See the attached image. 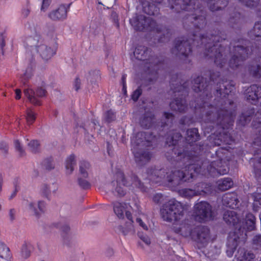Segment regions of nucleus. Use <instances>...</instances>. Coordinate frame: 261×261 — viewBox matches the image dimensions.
Returning a JSON list of instances; mask_svg holds the SVG:
<instances>
[{"label":"nucleus","mask_w":261,"mask_h":261,"mask_svg":"<svg viewBox=\"0 0 261 261\" xmlns=\"http://www.w3.org/2000/svg\"><path fill=\"white\" fill-rule=\"evenodd\" d=\"M223 219L226 223L235 227L234 231L229 233L226 244V254L228 257H232L241 238H243L246 235L244 234L243 230L241 232V220L237 212L234 211H227L224 214Z\"/></svg>","instance_id":"nucleus-1"},{"label":"nucleus","mask_w":261,"mask_h":261,"mask_svg":"<svg viewBox=\"0 0 261 261\" xmlns=\"http://www.w3.org/2000/svg\"><path fill=\"white\" fill-rule=\"evenodd\" d=\"M193 36L194 37L193 39L194 42L196 41L198 42L199 40H200L201 43L204 44V46L208 48L206 56H209L212 58H214V62L217 66L221 68L223 67L224 66L223 64L225 63L224 62L225 58H222L223 49L220 45H218L216 43V42L220 41V37L219 35H212L211 38L208 39L210 41L212 40L211 42H208L207 37H205L203 35L201 36L199 34L194 33Z\"/></svg>","instance_id":"nucleus-2"},{"label":"nucleus","mask_w":261,"mask_h":261,"mask_svg":"<svg viewBox=\"0 0 261 261\" xmlns=\"http://www.w3.org/2000/svg\"><path fill=\"white\" fill-rule=\"evenodd\" d=\"M25 43L44 61H46L50 59L56 53V45H48L38 33L32 34L28 37L26 38Z\"/></svg>","instance_id":"nucleus-3"},{"label":"nucleus","mask_w":261,"mask_h":261,"mask_svg":"<svg viewBox=\"0 0 261 261\" xmlns=\"http://www.w3.org/2000/svg\"><path fill=\"white\" fill-rule=\"evenodd\" d=\"M130 181L125 180L124 175L122 173H118L116 175V179L114 180L111 186L113 187V192L117 193L120 196H124L126 193L125 187H130V189L134 190L135 188L143 189L142 184L138 179L137 177L133 176Z\"/></svg>","instance_id":"nucleus-4"},{"label":"nucleus","mask_w":261,"mask_h":261,"mask_svg":"<svg viewBox=\"0 0 261 261\" xmlns=\"http://www.w3.org/2000/svg\"><path fill=\"white\" fill-rule=\"evenodd\" d=\"M160 215L164 221L177 225L179 218V202L174 198L170 199L162 205Z\"/></svg>","instance_id":"nucleus-5"},{"label":"nucleus","mask_w":261,"mask_h":261,"mask_svg":"<svg viewBox=\"0 0 261 261\" xmlns=\"http://www.w3.org/2000/svg\"><path fill=\"white\" fill-rule=\"evenodd\" d=\"M194 219L200 223L205 222L213 219V214L211 205L205 201H201L195 206Z\"/></svg>","instance_id":"nucleus-6"},{"label":"nucleus","mask_w":261,"mask_h":261,"mask_svg":"<svg viewBox=\"0 0 261 261\" xmlns=\"http://www.w3.org/2000/svg\"><path fill=\"white\" fill-rule=\"evenodd\" d=\"M240 42H236L233 46V49L231 52V59L228 62L230 68L234 69L240 65L247 57L248 53L247 49L240 44Z\"/></svg>","instance_id":"nucleus-7"},{"label":"nucleus","mask_w":261,"mask_h":261,"mask_svg":"<svg viewBox=\"0 0 261 261\" xmlns=\"http://www.w3.org/2000/svg\"><path fill=\"white\" fill-rule=\"evenodd\" d=\"M144 134L143 133H138L135 137L132 139V144L133 145L132 150L134 154L136 162L138 163H145L150 158V155L148 152H144L141 153L137 151V148L138 146H140V142H138V140H143V138H144Z\"/></svg>","instance_id":"nucleus-8"},{"label":"nucleus","mask_w":261,"mask_h":261,"mask_svg":"<svg viewBox=\"0 0 261 261\" xmlns=\"http://www.w3.org/2000/svg\"><path fill=\"white\" fill-rule=\"evenodd\" d=\"M23 206L27 211L36 217H38L44 212L46 203L43 200L35 201L27 200L24 201Z\"/></svg>","instance_id":"nucleus-9"},{"label":"nucleus","mask_w":261,"mask_h":261,"mask_svg":"<svg viewBox=\"0 0 261 261\" xmlns=\"http://www.w3.org/2000/svg\"><path fill=\"white\" fill-rule=\"evenodd\" d=\"M210 173L213 176L217 175H224L229 171L228 167V160L221 159L213 162L208 168Z\"/></svg>","instance_id":"nucleus-10"},{"label":"nucleus","mask_w":261,"mask_h":261,"mask_svg":"<svg viewBox=\"0 0 261 261\" xmlns=\"http://www.w3.org/2000/svg\"><path fill=\"white\" fill-rule=\"evenodd\" d=\"M189 234L192 237L196 234L197 241L202 244L207 243L210 239V230L205 226L196 227L194 230L190 231Z\"/></svg>","instance_id":"nucleus-11"},{"label":"nucleus","mask_w":261,"mask_h":261,"mask_svg":"<svg viewBox=\"0 0 261 261\" xmlns=\"http://www.w3.org/2000/svg\"><path fill=\"white\" fill-rule=\"evenodd\" d=\"M68 7L65 5H60L48 13V17L54 21L62 20L67 17Z\"/></svg>","instance_id":"nucleus-12"},{"label":"nucleus","mask_w":261,"mask_h":261,"mask_svg":"<svg viewBox=\"0 0 261 261\" xmlns=\"http://www.w3.org/2000/svg\"><path fill=\"white\" fill-rule=\"evenodd\" d=\"M24 93L31 103L38 105H40V101L37 97L44 96L45 95V91L41 88H39L35 92L31 88H28L24 90Z\"/></svg>","instance_id":"nucleus-13"},{"label":"nucleus","mask_w":261,"mask_h":261,"mask_svg":"<svg viewBox=\"0 0 261 261\" xmlns=\"http://www.w3.org/2000/svg\"><path fill=\"white\" fill-rule=\"evenodd\" d=\"M255 218L254 215L251 213H248L246 214V218H245V224H244V222L241 221L242 228L241 231L243 230L244 234H246V229L247 230L251 231L254 230L255 228ZM246 238V236H245L244 238H241L239 242V244L241 243V241H244Z\"/></svg>","instance_id":"nucleus-14"},{"label":"nucleus","mask_w":261,"mask_h":261,"mask_svg":"<svg viewBox=\"0 0 261 261\" xmlns=\"http://www.w3.org/2000/svg\"><path fill=\"white\" fill-rule=\"evenodd\" d=\"M130 23L137 30H142L147 25H151L150 19L148 17L146 18L144 16H140L139 17L138 16L133 17L130 19Z\"/></svg>","instance_id":"nucleus-15"},{"label":"nucleus","mask_w":261,"mask_h":261,"mask_svg":"<svg viewBox=\"0 0 261 261\" xmlns=\"http://www.w3.org/2000/svg\"><path fill=\"white\" fill-rule=\"evenodd\" d=\"M246 97L251 102L256 101L261 98V87L256 85H251L246 90Z\"/></svg>","instance_id":"nucleus-16"},{"label":"nucleus","mask_w":261,"mask_h":261,"mask_svg":"<svg viewBox=\"0 0 261 261\" xmlns=\"http://www.w3.org/2000/svg\"><path fill=\"white\" fill-rule=\"evenodd\" d=\"M58 189V185L56 184H43L40 187V193L42 197L49 199L51 193H56Z\"/></svg>","instance_id":"nucleus-17"},{"label":"nucleus","mask_w":261,"mask_h":261,"mask_svg":"<svg viewBox=\"0 0 261 261\" xmlns=\"http://www.w3.org/2000/svg\"><path fill=\"white\" fill-rule=\"evenodd\" d=\"M192 89L195 92H202V95L206 94V91L207 88V85L206 80L202 76H198L196 79H194L193 83H192Z\"/></svg>","instance_id":"nucleus-18"},{"label":"nucleus","mask_w":261,"mask_h":261,"mask_svg":"<svg viewBox=\"0 0 261 261\" xmlns=\"http://www.w3.org/2000/svg\"><path fill=\"white\" fill-rule=\"evenodd\" d=\"M239 200L234 193H226L222 197L223 204L231 208L237 207Z\"/></svg>","instance_id":"nucleus-19"},{"label":"nucleus","mask_w":261,"mask_h":261,"mask_svg":"<svg viewBox=\"0 0 261 261\" xmlns=\"http://www.w3.org/2000/svg\"><path fill=\"white\" fill-rule=\"evenodd\" d=\"M126 217L128 221L124 226H120V229L124 235L134 234L135 233V229L133 225V221L130 214L126 213Z\"/></svg>","instance_id":"nucleus-20"},{"label":"nucleus","mask_w":261,"mask_h":261,"mask_svg":"<svg viewBox=\"0 0 261 261\" xmlns=\"http://www.w3.org/2000/svg\"><path fill=\"white\" fill-rule=\"evenodd\" d=\"M236 261H253L254 258L253 253L240 248L235 255Z\"/></svg>","instance_id":"nucleus-21"},{"label":"nucleus","mask_w":261,"mask_h":261,"mask_svg":"<svg viewBox=\"0 0 261 261\" xmlns=\"http://www.w3.org/2000/svg\"><path fill=\"white\" fill-rule=\"evenodd\" d=\"M197 172L194 165H189L185 168V170L182 171V178L184 181L189 180L193 178L195 173Z\"/></svg>","instance_id":"nucleus-22"},{"label":"nucleus","mask_w":261,"mask_h":261,"mask_svg":"<svg viewBox=\"0 0 261 261\" xmlns=\"http://www.w3.org/2000/svg\"><path fill=\"white\" fill-rule=\"evenodd\" d=\"M228 3V0H209L208 5L212 11L218 10L225 7Z\"/></svg>","instance_id":"nucleus-23"},{"label":"nucleus","mask_w":261,"mask_h":261,"mask_svg":"<svg viewBox=\"0 0 261 261\" xmlns=\"http://www.w3.org/2000/svg\"><path fill=\"white\" fill-rule=\"evenodd\" d=\"M128 205L126 203L116 202L114 205V212L115 214L119 218H122L124 215V213L130 214L129 212L126 211Z\"/></svg>","instance_id":"nucleus-24"},{"label":"nucleus","mask_w":261,"mask_h":261,"mask_svg":"<svg viewBox=\"0 0 261 261\" xmlns=\"http://www.w3.org/2000/svg\"><path fill=\"white\" fill-rule=\"evenodd\" d=\"M76 165L75 157L73 155H69L65 162V171L67 175L71 174L73 171Z\"/></svg>","instance_id":"nucleus-25"},{"label":"nucleus","mask_w":261,"mask_h":261,"mask_svg":"<svg viewBox=\"0 0 261 261\" xmlns=\"http://www.w3.org/2000/svg\"><path fill=\"white\" fill-rule=\"evenodd\" d=\"M217 184L218 189L221 191H225L232 187L233 181L230 178H223L219 179Z\"/></svg>","instance_id":"nucleus-26"},{"label":"nucleus","mask_w":261,"mask_h":261,"mask_svg":"<svg viewBox=\"0 0 261 261\" xmlns=\"http://www.w3.org/2000/svg\"><path fill=\"white\" fill-rule=\"evenodd\" d=\"M223 87H221V86H220V88L217 89V93H219L220 96L225 97L226 96H229V94L232 92L234 89V87L232 85H229L227 84V82H225V83H223Z\"/></svg>","instance_id":"nucleus-27"},{"label":"nucleus","mask_w":261,"mask_h":261,"mask_svg":"<svg viewBox=\"0 0 261 261\" xmlns=\"http://www.w3.org/2000/svg\"><path fill=\"white\" fill-rule=\"evenodd\" d=\"M12 257L9 248L3 242L0 241V258L10 260Z\"/></svg>","instance_id":"nucleus-28"},{"label":"nucleus","mask_w":261,"mask_h":261,"mask_svg":"<svg viewBox=\"0 0 261 261\" xmlns=\"http://www.w3.org/2000/svg\"><path fill=\"white\" fill-rule=\"evenodd\" d=\"M90 168V164L86 161H82L80 164V176L83 178H87Z\"/></svg>","instance_id":"nucleus-29"},{"label":"nucleus","mask_w":261,"mask_h":261,"mask_svg":"<svg viewBox=\"0 0 261 261\" xmlns=\"http://www.w3.org/2000/svg\"><path fill=\"white\" fill-rule=\"evenodd\" d=\"M191 52V47L190 45L189 41L182 42L180 41V56L187 57ZM181 57H180V60Z\"/></svg>","instance_id":"nucleus-30"},{"label":"nucleus","mask_w":261,"mask_h":261,"mask_svg":"<svg viewBox=\"0 0 261 261\" xmlns=\"http://www.w3.org/2000/svg\"><path fill=\"white\" fill-rule=\"evenodd\" d=\"M253 199V210L255 211H258L259 208H261V193H253L251 195Z\"/></svg>","instance_id":"nucleus-31"},{"label":"nucleus","mask_w":261,"mask_h":261,"mask_svg":"<svg viewBox=\"0 0 261 261\" xmlns=\"http://www.w3.org/2000/svg\"><path fill=\"white\" fill-rule=\"evenodd\" d=\"M187 140L190 142H195L199 139L198 129L196 128L188 129L187 131Z\"/></svg>","instance_id":"nucleus-32"},{"label":"nucleus","mask_w":261,"mask_h":261,"mask_svg":"<svg viewBox=\"0 0 261 261\" xmlns=\"http://www.w3.org/2000/svg\"><path fill=\"white\" fill-rule=\"evenodd\" d=\"M254 113L253 109L243 113L240 116L239 123L242 125H245L248 121H250V116Z\"/></svg>","instance_id":"nucleus-33"},{"label":"nucleus","mask_w":261,"mask_h":261,"mask_svg":"<svg viewBox=\"0 0 261 261\" xmlns=\"http://www.w3.org/2000/svg\"><path fill=\"white\" fill-rule=\"evenodd\" d=\"M146 54V48L144 46H139L137 47L134 52V55L135 57L140 60L144 59Z\"/></svg>","instance_id":"nucleus-34"},{"label":"nucleus","mask_w":261,"mask_h":261,"mask_svg":"<svg viewBox=\"0 0 261 261\" xmlns=\"http://www.w3.org/2000/svg\"><path fill=\"white\" fill-rule=\"evenodd\" d=\"M252 36L255 37H261V21L256 22L253 28L251 31Z\"/></svg>","instance_id":"nucleus-35"},{"label":"nucleus","mask_w":261,"mask_h":261,"mask_svg":"<svg viewBox=\"0 0 261 261\" xmlns=\"http://www.w3.org/2000/svg\"><path fill=\"white\" fill-rule=\"evenodd\" d=\"M30 245L28 243H24L21 249V256L24 258H28L31 254V251L30 250Z\"/></svg>","instance_id":"nucleus-36"},{"label":"nucleus","mask_w":261,"mask_h":261,"mask_svg":"<svg viewBox=\"0 0 261 261\" xmlns=\"http://www.w3.org/2000/svg\"><path fill=\"white\" fill-rule=\"evenodd\" d=\"M173 178L171 177V175H170L168 176V181L169 182L170 186H174V185H178L179 184V179H178V171L174 172L173 173Z\"/></svg>","instance_id":"nucleus-37"},{"label":"nucleus","mask_w":261,"mask_h":261,"mask_svg":"<svg viewBox=\"0 0 261 261\" xmlns=\"http://www.w3.org/2000/svg\"><path fill=\"white\" fill-rule=\"evenodd\" d=\"M195 21L198 20V23L197 24L196 22H194L195 28L196 29H199L200 28H203L205 26V18L204 16H200L198 17H195Z\"/></svg>","instance_id":"nucleus-38"},{"label":"nucleus","mask_w":261,"mask_h":261,"mask_svg":"<svg viewBox=\"0 0 261 261\" xmlns=\"http://www.w3.org/2000/svg\"><path fill=\"white\" fill-rule=\"evenodd\" d=\"M36 115L32 110H28L27 112L26 120L28 124H32L36 119Z\"/></svg>","instance_id":"nucleus-39"},{"label":"nucleus","mask_w":261,"mask_h":261,"mask_svg":"<svg viewBox=\"0 0 261 261\" xmlns=\"http://www.w3.org/2000/svg\"><path fill=\"white\" fill-rule=\"evenodd\" d=\"M182 196L190 198L197 195L195 192L191 189H184L180 191V195Z\"/></svg>","instance_id":"nucleus-40"},{"label":"nucleus","mask_w":261,"mask_h":261,"mask_svg":"<svg viewBox=\"0 0 261 261\" xmlns=\"http://www.w3.org/2000/svg\"><path fill=\"white\" fill-rule=\"evenodd\" d=\"M29 146L32 151L36 152L39 147V144L37 141L33 140L29 143Z\"/></svg>","instance_id":"nucleus-41"},{"label":"nucleus","mask_w":261,"mask_h":261,"mask_svg":"<svg viewBox=\"0 0 261 261\" xmlns=\"http://www.w3.org/2000/svg\"><path fill=\"white\" fill-rule=\"evenodd\" d=\"M229 118V116H228L227 112L225 113V114H223L222 116L221 113H219L217 117V121H220L221 125H223V124H222L221 121H224L225 120H227Z\"/></svg>","instance_id":"nucleus-42"},{"label":"nucleus","mask_w":261,"mask_h":261,"mask_svg":"<svg viewBox=\"0 0 261 261\" xmlns=\"http://www.w3.org/2000/svg\"><path fill=\"white\" fill-rule=\"evenodd\" d=\"M14 144L16 150L20 155H22L24 154V151L19 142L16 140L15 141Z\"/></svg>","instance_id":"nucleus-43"},{"label":"nucleus","mask_w":261,"mask_h":261,"mask_svg":"<svg viewBox=\"0 0 261 261\" xmlns=\"http://www.w3.org/2000/svg\"><path fill=\"white\" fill-rule=\"evenodd\" d=\"M81 176L79 178V185L83 188H87L89 187V183L85 179H82Z\"/></svg>","instance_id":"nucleus-44"},{"label":"nucleus","mask_w":261,"mask_h":261,"mask_svg":"<svg viewBox=\"0 0 261 261\" xmlns=\"http://www.w3.org/2000/svg\"><path fill=\"white\" fill-rule=\"evenodd\" d=\"M105 118L109 122L112 121L115 118L114 113L111 111H108L105 114Z\"/></svg>","instance_id":"nucleus-45"},{"label":"nucleus","mask_w":261,"mask_h":261,"mask_svg":"<svg viewBox=\"0 0 261 261\" xmlns=\"http://www.w3.org/2000/svg\"><path fill=\"white\" fill-rule=\"evenodd\" d=\"M141 94V90L140 89L136 90L132 95V98L134 101H137Z\"/></svg>","instance_id":"nucleus-46"},{"label":"nucleus","mask_w":261,"mask_h":261,"mask_svg":"<svg viewBox=\"0 0 261 261\" xmlns=\"http://www.w3.org/2000/svg\"><path fill=\"white\" fill-rule=\"evenodd\" d=\"M50 0H43L41 10L45 11L49 5Z\"/></svg>","instance_id":"nucleus-47"},{"label":"nucleus","mask_w":261,"mask_h":261,"mask_svg":"<svg viewBox=\"0 0 261 261\" xmlns=\"http://www.w3.org/2000/svg\"><path fill=\"white\" fill-rule=\"evenodd\" d=\"M136 221L139 223L140 226L142 227V228L143 229H144V230H148V226H147V224H146L144 222V221H143L142 219H141L140 218H138L136 219Z\"/></svg>","instance_id":"nucleus-48"},{"label":"nucleus","mask_w":261,"mask_h":261,"mask_svg":"<svg viewBox=\"0 0 261 261\" xmlns=\"http://www.w3.org/2000/svg\"><path fill=\"white\" fill-rule=\"evenodd\" d=\"M179 101L178 100H175V101H172L170 103V106L172 109L175 110H178L179 109Z\"/></svg>","instance_id":"nucleus-49"},{"label":"nucleus","mask_w":261,"mask_h":261,"mask_svg":"<svg viewBox=\"0 0 261 261\" xmlns=\"http://www.w3.org/2000/svg\"><path fill=\"white\" fill-rule=\"evenodd\" d=\"M16 211L14 209H10L9 212V217L10 221H13L15 218Z\"/></svg>","instance_id":"nucleus-50"},{"label":"nucleus","mask_w":261,"mask_h":261,"mask_svg":"<svg viewBox=\"0 0 261 261\" xmlns=\"http://www.w3.org/2000/svg\"><path fill=\"white\" fill-rule=\"evenodd\" d=\"M253 242L256 245H261V235L255 236L253 238Z\"/></svg>","instance_id":"nucleus-51"},{"label":"nucleus","mask_w":261,"mask_h":261,"mask_svg":"<svg viewBox=\"0 0 261 261\" xmlns=\"http://www.w3.org/2000/svg\"><path fill=\"white\" fill-rule=\"evenodd\" d=\"M167 143L170 145H175L177 143V140H174L173 137H171L170 139H168L167 140Z\"/></svg>","instance_id":"nucleus-52"},{"label":"nucleus","mask_w":261,"mask_h":261,"mask_svg":"<svg viewBox=\"0 0 261 261\" xmlns=\"http://www.w3.org/2000/svg\"><path fill=\"white\" fill-rule=\"evenodd\" d=\"M81 81L78 78H76L74 83V88L76 90H78L80 88Z\"/></svg>","instance_id":"nucleus-53"},{"label":"nucleus","mask_w":261,"mask_h":261,"mask_svg":"<svg viewBox=\"0 0 261 261\" xmlns=\"http://www.w3.org/2000/svg\"><path fill=\"white\" fill-rule=\"evenodd\" d=\"M30 12V9L28 8H24L22 11V15L25 17H27L29 16Z\"/></svg>","instance_id":"nucleus-54"},{"label":"nucleus","mask_w":261,"mask_h":261,"mask_svg":"<svg viewBox=\"0 0 261 261\" xmlns=\"http://www.w3.org/2000/svg\"><path fill=\"white\" fill-rule=\"evenodd\" d=\"M0 149L3 150L4 153H6L8 150L7 145L5 143H1L0 144Z\"/></svg>","instance_id":"nucleus-55"},{"label":"nucleus","mask_w":261,"mask_h":261,"mask_svg":"<svg viewBox=\"0 0 261 261\" xmlns=\"http://www.w3.org/2000/svg\"><path fill=\"white\" fill-rule=\"evenodd\" d=\"M162 196L159 194H157L156 195H154L153 197V200L155 203L160 202L161 199H162Z\"/></svg>","instance_id":"nucleus-56"},{"label":"nucleus","mask_w":261,"mask_h":261,"mask_svg":"<svg viewBox=\"0 0 261 261\" xmlns=\"http://www.w3.org/2000/svg\"><path fill=\"white\" fill-rule=\"evenodd\" d=\"M141 239L147 245L150 244V239L147 236L141 237Z\"/></svg>","instance_id":"nucleus-57"},{"label":"nucleus","mask_w":261,"mask_h":261,"mask_svg":"<svg viewBox=\"0 0 261 261\" xmlns=\"http://www.w3.org/2000/svg\"><path fill=\"white\" fill-rule=\"evenodd\" d=\"M216 153H217V154L218 155V156H220V154L221 153H224V154H226V153H227V150H224L222 148H219L217 151H216Z\"/></svg>","instance_id":"nucleus-58"},{"label":"nucleus","mask_w":261,"mask_h":261,"mask_svg":"<svg viewBox=\"0 0 261 261\" xmlns=\"http://www.w3.org/2000/svg\"><path fill=\"white\" fill-rule=\"evenodd\" d=\"M15 94V98L16 99H19L21 98V90L20 89H16Z\"/></svg>","instance_id":"nucleus-59"},{"label":"nucleus","mask_w":261,"mask_h":261,"mask_svg":"<svg viewBox=\"0 0 261 261\" xmlns=\"http://www.w3.org/2000/svg\"><path fill=\"white\" fill-rule=\"evenodd\" d=\"M31 75H32V74L31 73V71H30V70L29 71L28 69L26 71V72L24 74V76L27 79L31 77Z\"/></svg>","instance_id":"nucleus-60"},{"label":"nucleus","mask_w":261,"mask_h":261,"mask_svg":"<svg viewBox=\"0 0 261 261\" xmlns=\"http://www.w3.org/2000/svg\"><path fill=\"white\" fill-rule=\"evenodd\" d=\"M227 140H232L231 139L228 137V136L226 134L225 135V139L224 140V142L227 144H230L229 142Z\"/></svg>","instance_id":"nucleus-61"},{"label":"nucleus","mask_w":261,"mask_h":261,"mask_svg":"<svg viewBox=\"0 0 261 261\" xmlns=\"http://www.w3.org/2000/svg\"><path fill=\"white\" fill-rule=\"evenodd\" d=\"M63 231L68 232L70 230V227L68 225H66L62 227Z\"/></svg>","instance_id":"nucleus-62"},{"label":"nucleus","mask_w":261,"mask_h":261,"mask_svg":"<svg viewBox=\"0 0 261 261\" xmlns=\"http://www.w3.org/2000/svg\"><path fill=\"white\" fill-rule=\"evenodd\" d=\"M142 125H144V126H145L146 127H149L150 126V124L147 125V124H146L145 123V120H143L142 121Z\"/></svg>","instance_id":"nucleus-63"},{"label":"nucleus","mask_w":261,"mask_h":261,"mask_svg":"<svg viewBox=\"0 0 261 261\" xmlns=\"http://www.w3.org/2000/svg\"><path fill=\"white\" fill-rule=\"evenodd\" d=\"M3 210V206L1 203H0V212H2Z\"/></svg>","instance_id":"nucleus-64"}]
</instances>
